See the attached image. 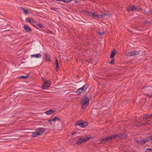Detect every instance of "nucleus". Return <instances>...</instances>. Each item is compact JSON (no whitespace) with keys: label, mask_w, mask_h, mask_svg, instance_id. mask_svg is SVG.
Listing matches in <instances>:
<instances>
[{"label":"nucleus","mask_w":152,"mask_h":152,"mask_svg":"<svg viewBox=\"0 0 152 152\" xmlns=\"http://www.w3.org/2000/svg\"><path fill=\"white\" fill-rule=\"evenodd\" d=\"M89 99L86 96H84L81 98L80 104L82 108L84 109L86 108L89 103Z\"/></svg>","instance_id":"obj_1"},{"label":"nucleus","mask_w":152,"mask_h":152,"mask_svg":"<svg viewBox=\"0 0 152 152\" xmlns=\"http://www.w3.org/2000/svg\"><path fill=\"white\" fill-rule=\"evenodd\" d=\"M88 87V84H86L84 85L82 87L78 89L76 92L78 94H83L85 92L86 90Z\"/></svg>","instance_id":"obj_2"},{"label":"nucleus","mask_w":152,"mask_h":152,"mask_svg":"<svg viewBox=\"0 0 152 152\" xmlns=\"http://www.w3.org/2000/svg\"><path fill=\"white\" fill-rule=\"evenodd\" d=\"M87 122L84 121H79L76 124L75 126L78 125L80 127L83 128L85 127L88 124Z\"/></svg>","instance_id":"obj_3"},{"label":"nucleus","mask_w":152,"mask_h":152,"mask_svg":"<svg viewBox=\"0 0 152 152\" xmlns=\"http://www.w3.org/2000/svg\"><path fill=\"white\" fill-rule=\"evenodd\" d=\"M44 84L42 85V88L43 89H46L50 86V81L45 80L44 81Z\"/></svg>","instance_id":"obj_4"},{"label":"nucleus","mask_w":152,"mask_h":152,"mask_svg":"<svg viewBox=\"0 0 152 152\" xmlns=\"http://www.w3.org/2000/svg\"><path fill=\"white\" fill-rule=\"evenodd\" d=\"M45 128H38L36 131L37 132H39L40 133L39 136L43 133L45 131Z\"/></svg>","instance_id":"obj_5"},{"label":"nucleus","mask_w":152,"mask_h":152,"mask_svg":"<svg viewBox=\"0 0 152 152\" xmlns=\"http://www.w3.org/2000/svg\"><path fill=\"white\" fill-rule=\"evenodd\" d=\"M23 28L26 32L29 33L32 30V29L27 25H25L23 26Z\"/></svg>","instance_id":"obj_6"},{"label":"nucleus","mask_w":152,"mask_h":152,"mask_svg":"<svg viewBox=\"0 0 152 152\" xmlns=\"http://www.w3.org/2000/svg\"><path fill=\"white\" fill-rule=\"evenodd\" d=\"M115 136L116 137V138H121V137H126L127 136V134H124L122 133H118L115 134Z\"/></svg>","instance_id":"obj_7"},{"label":"nucleus","mask_w":152,"mask_h":152,"mask_svg":"<svg viewBox=\"0 0 152 152\" xmlns=\"http://www.w3.org/2000/svg\"><path fill=\"white\" fill-rule=\"evenodd\" d=\"M109 140V137H108L105 138H103L102 139L100 143L101 144H104L107 142Z\"/></svg>","instance_id":"obj_8"},{"label":"nucleus","mask_w":152,"mask_h":152,"mask_svg":"<svg viewBox=\"0 0 152 152\" xmlns=\"http://www.w3.org/2000/svg\"><path fill=\"white\" fill-rule=\"evenodd\" d=\"M52 119L53 120V121L54 122H55L57 121H61V117L57 116H55Z\"/></svg>","instance_id":"obj_9"},{"label":"nucleus","mask_w":152,"mask_h":152,"mask_svg":"<svg viewBox=\"0 0 152 152\" xmlns=\"http://www.w3.org/2000/svg\"><path fill=\"white\" fill-rule=\"evenodd\" d=\"M26 20L27 22L30 23L31 25H33L34 23L32 19H31L30 18L28 17L26 19Z\"/></svg>","instance_id":"obj_10"},{"label":"nucleus","mask_w":152,"mask_h":152,"mask_svg":"<svg viewBox=\"0 0 152 152\" xmlns=\"http://www.w3.org/2000/svg\"><path fill=\"white\" fill-rule=\"evenodd\" d=\"M45 60L47 61H51L50 60V56L48 54H45Z\"/></svg>","instance_id":"obj_11"},{"label":"nucleus","mask_w":152,"mask_h":152,"mask_svg":"<svg viewBox=\"0 0 152 152\" xmlns=\"http://www.w3.org/2000/svg\"><path fill=\"white\" fill-rule=\"evenodd\" d=\"M106 15L107 16H108L109 15L108 14H103L101 15H97V18H102L104 17V16Z\"/></svg>","instance_id":"obj_12"},{"label":"nucleus","mask_w":152,"mask_h":152,"mask_svg":"<svg viewBox=\"0 0 152 152\" xmlns=\"http://www.w3.org/2000/svg\"><path fill=\"white\" fill-rule=\"evenodd\" d=\"M40 134L39 132H37L36 131L35 132H32L31 136L32 137L38 136H39Z\"/></svg>","instance_id":"obj_13"},{"label":"nucleus","mask_w":152,"mask_h":152,"mask_svg":"<svg viewBox=\"0 0 152 152\" xmlns=\"http://www.w3.org/2000/svg\"><path fill=\"white\" fill-rule=\"evenodd\" d=\"M115 49H114L111 53V54L110 56V58H114V56L115 54Z\"/></svg>","instance_id":"obj_14"},{"label":"nucleus","mask_w":152,"mask_h":152,"mask_svg":"<svg viewBox=\"0 0 152 152\" xmlns=\"http://www.w3.org/2000/svg\"><path fill=\"white\" fill-rule=\"evenodd\" d=\"M55 111L52 110H50L46 111L45 112V113L48 115H51Z\"/></svg>","instance_id":"obj_15"},{"label":"nucleus","mask_w":152,"mask_h":152,"mask_svg":"<svg viewBox=\"0 0 152 152\" xmlns=\"http://www.w3.org/2000/svg\"><path fill=\"white\" fill-rule=\"evenodd\" d=\"M56 72H57L58 71V67L59 66V64L58 63V61L57 58L56 59Z\"/></svg>","instance_id":"obj_16"},{"label":"nucleus","mask_w":152,"mask_h":152,"mask_svg":"<svg viewBox=\"0 0 152 152\" xmlns=\"http://www.w3.org/2000/svg\"><path fill=\"white\" fill-rule=\"evenodd\" d=\"M81 141H83V139L82 138H80L75 143V144L76 145H79L81 144L83 142Z\"/></svg>","instance_id":"obj_17"},{"label":"nucleus","mask_w":152,"mask_h":152,"mask_svg":"<svg viewBox=\"0 0 152 152\" xmlns=\"http://www.w3.org/2000/svg\"><path fill=\"white\" fill-rule=\"evenodd\" d=\"M31 57H35L36 58H38L39 57H41V55L39 53H38V54H36L35 55H31Z\"/></svg>","instance_id":"obj_18"},{"label":"nucleus","mask_w":152,"mask_h":152,"mask_svg":"<svg viewBox=\"0 0 152 152\" xmlns=\"http://www.w3.org/2000/svg\"><path fill=\"white\" fill-rule=\"evenodd\" d=\"M90 139L91 137H86L83 139V141H81L83 142H84L86 141L89 140Z\"/></svg>","instance_id":"obj_19"},{"label":"nucleus","mask_w":152,"mask_h":152,"mask_svg":"<svg viewBox=\"0 0 152 152\" xmlns=\"http://www.w3.org/2000/svg\"><path fill=\"white\" fill-rule=\"evenodd\" d=\"M149 121H147L145 122L144 123L143 122H141L140 123V125H141L147 126L149 124Z\"/></svg>","instance_id":"obj_20"},{"label":"nucleus","mask_w":152,"mask_h":152,"mask_svg":"<svg viewBox=\"0 0 152 152\" xmlns=\"http://www.w3.org/2000/svg\"><path fill=\"white\" fill-rule=\"evenodd\" d=\"M128 56H134V50L128 52Z\"/></svg>","instance_id":"obj_21"},{"label":"nucleus","mask_w":152,"mask_h":152,"mask_svg":"<svg viewBox=\"0 0 152 152\" xmlns=\"http://www.w3.org/2000/svg\"><path fill=\"white\" fill-rule=\"evenodd\" d=\"M147 142L145 139L140 140V144L141 145H144Z\"/></svg>","instance_id":"obj_22"},{"label":"nucleus","mask_w":152,"mask_h":152,"mask_svg":"<svg viewBox=\"0 0 152 152\" xmlns=\"http://www.w3.org/2000/svg\"><path fill=\"white\" fill-rule=\"evenodd\" d=\"M146 141L147 142L149 141L152 140V136H151L148 137H147L145 138Z\"/></svg>","instance_id":"obj_23"},{"label":"nucleus","mask_w":152,"mask_h":152,"mask_svg":"<svg viewBox=\"0 0 152 152\" xmlns=\"http://www.w3.org/2000/svg\"><path fill=\"white\" fill-rule=\"evenodd\" d=\"M130 9L131 11H135V10L137 9V8H136L134 5H132L130 7Z\"/></svg>","instance_id":"obj_24"},{"label":"nucleus","mask_w":152,"mask_h":152,"mask_svg":"<svg viewBox=\"0 0 152 152\" xmlns=\"http://www.w3.org/2000/svg\"><path fill=\"white\" fill-rule=\"evenodd\" d=\"M115 134H113L110 137H109V140H113L114 139H116Z\"/></svg>","instance_id":"obj_25"},{"label":"nucleus","mask_w":152,"mask_h":152,"mask_svg":"<svg viewBox=\"0 0 152 152\" xmlns=\"http://www.w3.org/2000/svg\"><path fill=\"white\" fill-rule=\"evenodd\" d=\"M150 115L149 114L146 115L144 117L143 119H149V118H150L151 117V116H150Z\"/></svg>","instance_id":"obj_26"},{"label":"nucleus","mask_w":152,"mask_h":152,"mask_svg":"<svg viewBox=\"0 0 152 152\" xmlns=\"http://www.w3.org/2000/svg\"><path fill=\"white\" fill-rule=\"evenodd\" d=\"M86 13L88 15L90 16L91 17H92V14H93V13H92L91 12V11H86Z\"/></svg>","instance_id":"obj_27"},{"label":"nucleus","mask_w":152,"mask_h":152,"mask_svg":"<svg viewBox=\"0 0 152 152\" xmlns=\"http://www.w3.org/2000/svg\"><path fill=\"white\" fill-rule=\"evenodd\" d=\"M20 9L24 11L25 13L27 14L28 13V11L27 10H25L24 8L23 7H20Z\"/></svg>","instance_id":"obj_28"},{"label":"nucleus","mask_w":152,"mask_h":152,"mask_svg":"<svg viewBox=\"0 0 152 152\" xmlns=\"http://www.w3.org/2000/svg\"><path fill=\"white\" fill-rule=\"evenodd\" d=\"M29 75H28L26 76H22L19 77V78H22L23 79H24L27 78L29 77Z\"/></svg>","instance_id":"obj_29"},{"label":"nucleus","mask_w":152,"mask_h":152,"mask_svg":"<svg viewBox=\"0 0 152 152\" xmlns=\"http://www.w3.org/2000/svg\"><path fill=\"white\" fill-rule=\"evenodd\" d=\"M140 50H134V55H137L140 54Z\"/></svg>","instance_id":"obj_30"},{"label":"nucleus","mask_w":152,"mask_h":152,"mask_svg":"<svg viewBox=\"0 0 152 152\" xmlns=\"http://www.w3.org/2000/svg\"><path fill=\"white\" fill-rule=\"evenodd\" d=\"M60 1H62L64 2H66L67 3H69L70 1H72V0H68V1H66L65 0H60Z\"/></svg>","instance_id":"obj_31"},{"label":"nucleus","mask_w":152,"mask_h":152,"mask_svg":"<svg viewBox=\"0 0 152 152\" xmlns=\"http://www.w3.org/2000/svg\"><path fill=\"white\" fill-rule=\"evenodd\" d=\"M52 121H53V120L52 118H51V119H49L48 121V122L49 123V124H50V125L53 124L52 123Z\"/></svg>","instance_id":"obj_32"},{"label":"nucleus","mask_w":152,"mask_h":152,"mask_svg":"<svg viewBox=\"0 0 152 152\" xmlns=\"http://www.w3.org/2000/svg\"><path fill=\"white\" fill-rule=\"evenodd\" d=\"M37 25L39 27H41V28H44V26L43 25H42L41 23L38 24Z\"/></svg>","instance_id":"obj_33"},{"label":"nucleus","mask_w":152,"mask_h":152,"mask_svg":"<svg viewBox=\"0 0 152 152\" xmlns=\"http://www.w3.org/2000/svg\"><path fill=\"white\" fill-rule=\"evenodd\" d=\"M97 15L96 13L95 12H94L93 13L92 15V17H96L97 18Z\"/></svg>","instance_id":"obj_34"},{"label":"nucleus","mask_w":152,"mask_h":152,"mask_svg":"<svg viewBox=\"0 0 152 152\" xmlns=\"http://www.w3.org/2000/svg\"><path fill=\"white\" fill-rule=\"evenodd\" d=\"M115 63V60L114 59H112L111 61H110V63L111 64H114Z\"/></svg>","instance_id":"obj_35"},{"label":"nucleus","mask_w":152,"mask_h":152,"mask_svg":"<svg viewBox=\"0 0 152 152\" xmlns=\"http://www.w3.org/2000/svg\"><path fill=\"white\" fill-rule=\"evenodd\" d=\"M104 34V32H101L99 33V35L100 36H103Z\"/></svg>","instance_id":"obj_36"},{"label":"nucleus","mask_w":152,"mask_h":152,"mask_svg":"<svg viewBox=\"0 0 152 152\" xmlns=\"http://www.w3.org/2000/svg\"><path fill=\"white\" fill-rule=\"evenodd\" d=\"M146 95L150 98L151 96H152V93H149L148 94H146Z\"/></svg>","instance_id":"obj_37"},{"label":"nucleus","mask_w":152,"mask_h":152,"mask_svg":"<svg viewBox=\"0 0 152 152\" xmlns=\"http://www.w3.org/2000/svg\"><path fill=\"white\" fill-rule=\"evenodd\" d=\"M150 23V22L147 20H146L144 22V24H146V23Z\"/></svg>","instance_id":"obj_38"},{"label":"nucleus","mask_w":152,"mask_h":152,"mask_svg":"<svg viewBox=\"0 0 152 152\" xmlns=\"http://www.w3.org/2000/svg\"><path fill=\"white\" fill-rule=\"evenodd\" d=\"M136 142L138 144H140V140H137Z\"/></svg>","instance_id":"obj_39"},{"label":"nucleus","mask_w":152,"mask_h":152,"mask_svg":"<svg viewBox=\"0 0 152 152\" xmlns=\"http://www.w3.org/2000/svg\"><path fill=\"white\" fill-rule=\"evenodd\" d=\"M146 151L149 150V151H152V148H147L146 150Z\"/></svg>","instance_id":"obj_40"},{"label":"nucleus","mask_w":152,"mask_h":152,"mask_svg":"<svg viewBox=\"0 0 152 152\" xmlns=\"http://www.w3.org/2000/svg\"><path fill=\"white\" fill-rule=\"evenodd\" d=\"M148 12L151 13V14L152 15V10H150L148 11Z\"/></svg>","instance_id":"obj_41"},{"label":"nucleus","mask_w":152,"mask_h":152,"mask_svg":"<svg viewBox=\"0 0 152 152\" xmlns=\"http://www.w3.org/2000/svg\"><path fill=\"white\" fill-rule=\"evenodd\" d=\"M50 9L51 10H55V9L51 7Z\"/></svg>","instance_id":"obj_42"},{"label":"nucleus","mask_w":152,"mask_h":152,"mask_svg":"<svg viewBox=\"0 0 152 152\" xmlns=\"http://www.w3.org/2000/svg\"><path fill=\"white\" fill-rule=\"evenodd\" d=\"M90 43L88 42L86 44V45L87 46H88L90 45Z\"/></svg>","instance_id":"obj_43"},{"label":"nucleus","mask_w":152,"mask_h":152,"mask_svg":"<svg viewBox=\"0 0 152 152\" xmlns=\"http://www.w3.org/2000/svg\"><path fill=\"white\" fill-rule=\"evenodd\" d=\"M76 133V132H74V133H73L72 134V135H73L74 134H75Z\"/></svg>","instance_id":"obj_44"},{"label":"nucleus","mask_w":152,"mask_h":152,"mask_svg":"<svg viewBox=\"0 0 152 152\" xmlns=\"http://www.w3.org/2000/svg\"><path fill=\"white\" fill-rule=\"evenodd\" d=\"M150 116H151V117H152V114H150Z\"/></svg>","instance_id":"obj_45"},{"label":"nucleus","mask_w":152,"mask_h":152,"mask_svg":"<svg viewBox=\"0 0 152 152\" xmlns=\"http://www.w3.org/2000/svg\"><path fill=\"white\" fill-rule=\"evenodd\" d=\"M42 79H43V80H44V79L42 77Z\"/></svg>","instance_id":"obj_46"}]
</instances>
